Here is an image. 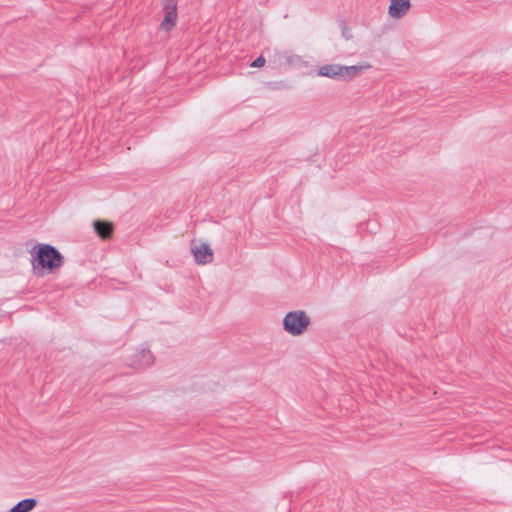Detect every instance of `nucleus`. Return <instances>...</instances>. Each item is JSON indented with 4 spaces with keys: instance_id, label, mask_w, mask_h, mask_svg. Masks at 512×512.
<instances>
[{
    "instance_id": "1",
    "label": "nucleus",
    "mask_w": 512,
    "mask_h": 512,
    "mask_svg": "<svg viewBox=\"0 0 512 512\" xmlns=\"http://www.w3.org/2000/svg\"><path fill=\"white\" fill-rule=\"evenodd\" d=\"M32 266L34 269L38 267L54 272L59 269L64 263V257L52 245L38 244L31 250Z\"/></svg>"
},
{
    "instance_id": "2",
    "label": "nucleus",
    "mask_w": 512,
    "mask_h": 512,
    "mask_svg": "<svg viewBox=\"0 0 512 512\" xmlns=\"http://www.w3.org/2000/svg\"><path fill=\"white\" fill-rule=\"evenodd\" d=\"M311 321L303 310H295L286 313L283 318V329L292 336H300L306 332Z\"/></svg>"
},
{
    "instance_id": "3",
    "label": "nucleus",
    "mask_w": 512,
    "mask_h": 512,
    "mask_svg": "<svg viewBox=\"0 0 512 512\" xmlns=\"http://www.w3.org/2000/svg\"><path fill=\"white\" fill-rule=\"evenodd\" d=\"M164 19L161 28L165 31L171 30L177 19V0H163Z\"/></svg>"
},
{
    "instance_id": "4",
    "label": "nucleus",
    "mask_w": 512,
    "mask_h": 512,
    "mask_svg": "<svg viewBox=\"0 0 512 512\" xmlns=\"http://www.w3.org/2000/svg\"><path fill=\"white\" fill-rule=\"evenodd\" d=\"M214 260V251L207 243L194 246V262L199 265L212 263Z\"/></svg>"
},
{
    "instance_id": "5",
    "label": "nucleus",
    "mask_w": 512,
    "mask_h": 512,
    "mask_svg": "<svg viewBox=\"0 0 512 512\" xmlns=\"http://www.w3.org/2000/svg\"><path fill=\"white\" fill-rule=\"evenodd\" d=\"M132 365L138 368H147L154 363V356L148 349H139L133 355Z\"/></svg>"
},
{
    "instance_id": "6",
    "label": "nucleus",
    "mask_w": 512,
    "mask_h": 512,
    "mask_svg": "<svg viewBox=\"0 0 512 512\" xmlns=\"http://www.w3.org/2000/svg\"><path fill=\"white\" fill-rule=\"evenodd\" d=\"M410 0H391L388 13L392 18L400 19L410 9Z\"/></svg>"
},
{
    "instance_id": "7",
    "label": "nucleus",
    "mask_w": 512,
    "mask_h": 512,
    "mask_svg": "<svg viewBox=\"0 0 512 512\" xmlns=\"http://www.w3.org/2000/svg\"><path fill=\"white\" fill-rule=\"evenodd\" d=\"M93 227L96 234L102 240L110 239L114 232V225L111 222L105 220H95L93 222Z\"/></svg>"
},
{
    "instance_id": "8",
    "label": "nucleus",
    "mask_w": 512,
    "mask_h": 512,
    "mask_svg": "<svg viewBox=\"0 0 512 512\" xmlns=\"http://www.w3.org/2000/svg\"><path fill=\"white\" fill-rule=\"evenodd\" d=\"M365 68H370V65H352L345 66L339 64V72H340V80L350 81L356 76H358Z\"/></svg>"
},
{
    "instance_id": "9",
    "label": "nucleus",
    "mask_w": 512,
    "mask_h": 512,
    "mask_svg": "<svg viewBox=\"0 0 512 512\" xmlns=\"http://www.w3.org/2000/svg\"><path fill=\"white\" fill-rule=\"evenodd\" d=\"M339 64H326L321 66L317 75L321 77H327L335 80H340Z\"/></svg>"
},
{
    "instance_id": "10",
    "label": "nucleus",
    "mask_w": 512,
    "mask_h": 512,
    "mask_svg": "<svg viewBox=\"0 0 512 512\" xmlns=\"http://www.w3.org/2000/svg\"><path fill=\"white\" fill-rule=\"evenodd\" d=\"M37 506V500L27 498L14 505L9 512H30Z\"/></svg>"
},
{
    "instance_id": "11",
    "label": "nucleus",
    "mask_w": 512,
    "mask_h": 512,
    "mask_svg": "<svg viewBox=\"0 0 512 512\" xmlns=\"http://www.w3.org/2000/svg\"><path fill=\"white\" fill-rule=\"evenodd\" d=\"M306 64V61L302 59L299 55L293 54L291 52L287 53L286 62L284 69L293 68V67H302Z\"/></svg>"
},
{
    "instance_id": "12",
    "label": "nucleus",
    "mask_w": 512,
    "mask_h": 512,
    "mask_svg": "<svg viewBox=\"0 0 512 512\" xmlns=\"http://www.w3.org/2000/svg\"><path fill=\"white\" fill-rule=\"evenodd\" d=\"M287 53V51L275 50L272 57L269 59V63L273 64L276 68H284Z\"/></svg>"
},
{
    "instance_id": "13",
    "label": "nucleus",
    "mask_w": 512,
    "mask_h": 512,
    "mask_svg": "<svg viewBox=\"0 0 512 512\" xmlns=\"http://www.w3.org/2000/svg\"><path fill=\"white\" fill-rule=\"evenodd\" d=\"M339 26H340V29H341V33H342V36L346 39V40H350L353 38V35L352 33L350 32V29L349 27L347 26L346 24V21L345 20H340L339 21Z\"/></svg>"
},
{
    "instance_id": "14",
    "label": "nucleus",
    "mask_w": 512,
    "mask_h": 512,
    "mask_svg": "<svg viewBox=\"0 0 512 512\" xmlns=\"http://www.w3.org/2000/svg\"><path fill=\"white\" fill-rule=\"evenodd\" d=\"M266 63V59L264 56L260 55L255 60H253L250 64L251 67L260 68L263 67Z\"/></svg>"
},
{
    "instance_id": "15",
    "label": "nucleus",
    "mask_w": 512,
    "mask_h": 512,
    "mask_svg": "<svg viewBox=\"0 0 512 512\" xmlns=\"http://www.w3.org/2000/svg\"><path fill=\"white\" fill-rule=\"evenodd\" d=\"M204 69V65H201L200 62L194 64V73L197 72H201L202 70Z\"/></svg>"
},
{
    "instance_id": "16",
    "label": "nucleus",
    "mask_w": 512,
    "mask_h": 512,
    "mask_svg": "<svg viewBox=\"0 0 512 512\" xmlns=\"http://www.w3.org/2000/svg\"><path fill=\"white\" fill-rule=\"evenodd\" d=\"M487 448H501V447L497 444H493L491 446H488Z\"/></svg>"
},
{
    "instance_id": "17",
    "label": "nucleus",
    "mask_w": 512,
    "mask_h": 512,
    "mask_svg": "<svg viewBox=\"0 0 512 512\" xmlns=\"http://www.w3.org/2000/svg\"><path fill=\"white\" fill-rule=\"evenodd\" d=\"M476 445H477V443L470 444L467 448H475Z\"/></svg>"
}]
</instances>
